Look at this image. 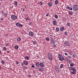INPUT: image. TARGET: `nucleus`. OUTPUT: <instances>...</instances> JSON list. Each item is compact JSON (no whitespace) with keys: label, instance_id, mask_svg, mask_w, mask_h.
Wrapping results in <instances>:
<instances>
[{"label":"nucleus","instance_id":"1","mask_svg":"<svg viewBox=\"0 0 78 78\" xmlns=\"http://www.w3.org/2000/svg\"><path fill=\"white\" fill-rule=\"evenodd\" d=\"M73 9L74 11L76 12L78 10V5H74L73 7Z\"/></svg>","mask_w":78,"mask_h":78},{"label":"nucleus","instance_id":"2","mask_svg":"<svg viewBox=\"0 0 78 78\" xmlns=\"http://www.w3.org/2000/svg\"><path fill=\"white\" fill-rule=\"evenodd\" d=\"M17 17L16 16L14 15H12L11 16V19L13 20H16L17 19Z\"/></svg>","mask_w":78,"mask_h":78},{"label":"nucleus","instance_id":"3","mask_svg":"<svg viewBox=\"0 0 78 78\" xmlns=\"http://www.w3.org/2000/svg\"><path fill=\"white\" fill-rule=\"evenodd\" d=\"M58 57L59 58V60H60V61H62L64 59V58H63V57H62V55H58Z\"/></svg>","mask_w":78,"mask_h":78},{"label":"nucleus","instance_id":"4","mask_svg":"<svg viewBox=\"0 0 78 78\" xmlns=\"http://www.w3.org/2000/svg\"><path fill=\"white\" fill-rule=\"evenodd\" d=\"M48 56L51 61L52 59V56L51 55V54L50 53H48Z\"/></svg>","mask_w":78,"mask_h":78},{"label":"nucleus","instance_id":"5","mask_svg":"<svg viewBox=\"0 0 78 78\" xmlns=\"http://www.w3.org/2000/svg\"><path fill=\"white\" fill-rule=\"evenodd\" d=\"M16 26L17 27H23V25L22 24L20 23H16Z\"/></svg>","mask_w":78,"mask_h":78},{"label":"nucleus","instance_id":"6","mask_svg":"<svg viewBox=\"0 0 78 78\" xmlns=\"http://www.w3.org/2000/svg\"><path fill=\"white\" fill-rule=\"evenodd\" d=\"M64 44L66 46H70V43L68 41H66Z\"/></svg>","mask_w":78,"mask_h":78},{"label":"nucleus","instance_id":"7","mask_svg":"<svg viewBox=\"0 0 78 78\" xmlns=\"http://www.w3.org/2000/svg\"><path fill=\"white\" fill-rule=\"evenodd\" d=\"M66 52H67V53H69L71 55H72V51L70 49H68L67 50H66Z\"/></svg>","mask_w":78,"mask_h":78},{"label":"nucleus","instance_id":"8","mask_svg":"<svg viewBox=\"0 0 78 78\" xmlns=\"http://www.w3.org/2000/svg\"><path fill=\"white\" fill-rule=\"evenodd\" d=\"M39 65L41 67H44V64L42 62H41L40 63Z\"/></svg>","mask_w":78,"mask_h":78},{"label":"nucleus","instance_id":"9","mask_svg":"<svg viewBox=\"0 0 78 78\" xmlns=\"http://www.w3.org/2000/svg\"><path fill=\"white\" fill-rule=\"evenodd\" d=\"M23 63L24 65L27 66L28 64V62L27 61H25L23 62Z\"/></svg>","mask_w":78,"mask_h":78},{"label":"nucleus","instance_id":"10","mask_svg":"<svg viewBox=\"0 0 78 78\" xmlns=\"http://www.w3.org/2000/svg\"><path fill=\"white\" fill-rule=\"evenodd\" d=\"M29 35L30 36H34L33 32H30L29 33Z\"/></svg>","mask_w":78,"mask_h":78},{"label":"nucleus","instance_id":"11","mask_svg":"<svg viewBox=\"0 0 78 78\" xmlns=\"http://www.w3.org/2000/svg\"><path fill=\"white\" fill-rule=\"evenodd\" d=\"M53 23V25H57V22L55 21H54Z\"/></svg>","mask_w":78,"mask_h":78},{"label":"nucleus","instance_id":"12","mask_svg":"<svg viewBox=\"0 0 78 78\" xmlns=\"http://www.w3.org/2000/svg\"><path fill=\"white\" fill-rule=\"evenodd\" d=\"M17 42H20L21 41V38L20 37H18L17 38Z\"/></svg>","mask_w":78,"mask_h":78},{"label":"nucleus","instance_id":"13","mask_svg":"<svg viewBox=\"0 0 78 78\" xmlns=\"http://www.w3.org/2000/svg\"><path fill=\"white\" fill-rule=\"evenodd\" d=\"M70 69L71 70H72L73 72H75V71H76V69L75 68H73L72 67Z\"/></svg>","mask_w":78,"mask_h":78},{"label":"nucleus","instance_id":"14","mask_svg":"<svg viewBox=\"0 0 78 78\" xmlns=\"http://www.w3.org/2000/svg\"><path fill=\"white\" fill-rule=\"evenodd\" d=\"M66 8L67 9H69V10H72V8L71 7H70L69 6L66 7Z\"/></svg>","mask_w":78,"mask_h":78},{"label":"nucleus","instance_id":"15","mask_svg":"<svg viewBox=\"0 0 78 78\" xmlns=\"http://www.w3.org/2000/svg\"><path fill=\"white\" fill-rule=\"evenodd\" d=\"M64 27H62L60 28V31H63V30H64Z\"/></svg>","mask_w":78,"mask_h":78},{"label":"nucleus","instance_id":"16","mask_svg":"<svg viewBox=\"0 0 78 78\" xmlns=\"http://www.w3.org/2000/svg\"><path fill=\"white\" fill-rule=\"evenodd\" d=\"M14 48L16 50H17L19 48V46L17 45H16L15 46Z\"/></svg>","mask_w":78,"mask_h":78},{"label":"nucleus","instance_id":"17","mask_svg":"<svg viewBox=\"0 0 78 78\" xmlns=\"http://www.w3.org/2000/svg\"><path fill=\"white\" fill-rule=\"evenodd\" d=\"M48 5L49 6H52V4L51 2L48 3Z\"/></svg>","mask_w":78,"mask_h":78},{"label":"nucleus","instance_id":"18","mask_svg":"<svg viewBox=\"0 0 78 78\" xmlns=\"http://www.w3.org/2000/svg\"><path fill=\"white\" fill-rule=\"evenodd\" d=\"M51 43L52 44H54L55 43V41H53V39H52L51 41Z\"/></svg>","mask_w":78,"mask_h":78},{"label":"nucleus","instance_id":"19","mask_svg":"<svg viewBox=\"0 0 78 78\" xmlns=\"http://www.w3.org/2000/svg\"><path fill=\"white\" fill-rule=\"evenodd\" d=\"M73 58H76L77 56V55L76 54H73Z\"/></svg>","mask_w":78,"mask_h":78},{"label":"nucleus","instance_id":"20","mask_svg":"<svg viewBox=\"0 0 78 78\" xmlns=\"http://www.w3.org/2000/svg\"><path fill=\"white\" fill-rule=\"evenodd\" d=\"M14 5L16 6H17V1L15 2Z\"/></svg>","mask_w":78,"mask_h":78},{"label":"nucleus","instance_id":"21","mask_svg":"<svg viewBox=\"0 0 78 78\" xmlns=\"http://www.w3.org/2000/svg\"><path fill=\"white\" fill-rule=\"evenodd\" d=\"M8 15V14H7V13H5L4 14V17H7V15Z\"/></svg>","mask_w":78,"mask_h":78},{"label":"nucleus","instance_id":"22","mask_svg":"<svg viewBox=\"0 0 78 78\" xmlns=\"http://www.w3.org/2000/svg\"><path fill=\"white\" fill-rule=\"evenodd\" d=\"M36 65L37 67H38V66H39L40 65H39V64L38 63V62H37L36 63Z\"/></svg>","mask_w":78,"mask_h":78},{"label":"nucleus","instance_id":"23","mask_svg":"<svg viewBox=\"0 0 78 78\" xmlns=\"http://www.w3.org/2000/svg\"><path fill=\"white\" fill-rule=\"evenodd\" d=\"M55 5H58V1L56 0L55 1Z\"/></svg>","mask_w":78,"mask_h":78},{"label":"nucleus","instance_id":"24","mask_svg":"<svg viewBox=\"0 0 78 78\" xmlns=\"http://www.w3.org/2000/svg\"><path fill=\"white\" fill-rule=\"evenodd\" d=\"M56 31H59V29L58 28H56Z\"/></svg>","mask_w":78,"mask_h":78},{"label":"nucleus","instance_id":"25","mask_svg":"<svg viewBox=\"0 0 78 78\" xmlns=\"http://www.w3.org/2000/svg\"><path fill=\"white\" fill-rule=\"evenodd\" d=\"M55 19H58V16L57 15H55Z\"/></svg>","mask_w":78,"mask_h":78},{"label":"nucleus","instance_id":"26","mask_svg":"<svg viewBox=\"0 0 78 78\" xmlns=\"http://www.w3.org/2000/svg\"><path fill=\"white\" fill-rule=\"evenodd\" d=\"M66 25L67 26H68V27H70V24L69 23H67Z\"/></svg>","mask_w":78,"mask_h":78},{"label":"nucleus","instance_id":"27","mask_svg":"<svg viewBox=\"0 0 78 78\" xmlns=\"http://www.w3.org/2000/svg\"><path fill=\"white\" fill-rule=\"evenodd\" d=\"M73 66H74V63H71L70 64V66H71V67H73Z\"/></svg>","mask_w":78,"mask_h":78},{"label":"nucleus","instance_id":"28","mask_svg":"<svg viewBox=\"0 0 78 78\" xmlns=\"http://www.w3.org/2000/svg\"><path fill=\"white\" fill-rule=\"evenodd\" d=\"M38 4L40 5H42V2H39Z\"/></svg>","mask_w":78,"mask_h":78},{"label":"nucleus","instance_id":"29","mask_svg":"<svg viewBox=\"0 0 78 78\" xmlns=\"http://www.w3.org/2000/svg\"><path fill=\"white\" fill-rule=\"evenodd\" d=\"M71 73L72 74H73V75L76 74L75 72V71L74 72H71Z\"/></svg>","mask_w":78,"mask_h":78},{"label":"nucleus","instance_id":"30","mask_svg":"<svg viewBox=\"0 0 78 78\" xmlns=\"http://www.w3.org/2000/svg\"><path fill=\"white\" fill-rule=\"evenodd\" d=\"M60 68H63V64H61L60 65Z\"/></svg>","mask_w":78,"mask_h":78},{"label":"nucleus","instance_id":"31","mask_svg":"<svg viewBox=\"0 0 78 78\" xmlns=\"http://www.w3.org/2000/svg\"><path fill=\"white\" fill-rule=\"evenodd\" d=\"M38 70H39V71L41 72V71H42V69H41V68H38Z\"/></svg>","mask_w":78,"mask_h":78},{"label":"nucleus","instance_id":"32","mask_svg":"<svg viewBox=\"0 0 78 78\" xmlns=\"http://www.w3.org/2000/svg\"><path fill=\"white\" fill-rule=\"evenodd\" d=\"M46 40L47 41H49V38L47 37L46 38Z\"/></svg>","mask_w":78,"mask_h":78},{"label":"nucleus","instance_id":"33","mask_svg":"<svg viewBox=\"0 0 78 78\" xmlns=\"http://www.w3.org/2000/svg\"><path fill=\"white\" fill-rule=\"evenodd\" d=\"M3 50L4 51H6V47H4L3 48Z\"/></svg>","mask_w":78,"mask_h":78},{"label":"nucleus","instance_id":"34","mask_svg":"<svg viewBox=\"0 0 78 78\" xmlns=\"http://www.w3.org/2000/svg\"><path fill=\"white\" fill-rule=\"evenodd\" d=\"M55 71L56 73H59V70L58 69H57Z\"/></svg>","mask_w":78,"mask_h":78},{"label":"nucleus","instance_id":"35","mask_svg":"<svg viewBox=\"0 0 78 78\" xmlns=\"http://www.w3.org/2000/svg\"><path fill=\"white\" fill-rule=\"evenodd\" d=\"M69 15H72V14H73L71 12H69Z\"/></svg>","mask_w":78,"mask_h":78},{"label":"nucleus","instance_id":"36","mask_svg":"<svg viewBox=\"0 0 78 78\" xmlns=\"http://www.w3.org/2000/svg\"><path fill=\"white\" fill-rule=\"evenodd\" d=\"M29 24L30 25H32L33 23H32V22H30L29 23Z\"/></svg>","mask_w":78,"mask_h":78},{"label":"nucleus","instance_id":"37","mask_svg":"<svg viewBox=\"0 0 78 78\" xmlns=\"http://www.w3.org/2000/svg\"><path fill=\"white\" fill-rule=\"evenodd\" d=\"M58 67H55V70L56 71V70H58Z\"/></svg>","mask_w":78,"mask_h":78},{"label":"nucleus","instance_id":"38","mask_svg":"<svg viewBox=\"0 0 78 78\" xmlns=\"http://www.w3.org/2000/svg\"><path fill=\"white\" fill-rule=\"evenodd\" d=\"M57 46L56 44L53 45V47H56Z\"/></svg>","mask_w":78,"mask_h":78},{"label":"nucleus","instance_id":"39","mask_svg":"<svg viewBox=\"0 0 78 78\" xmlns=\"http://www.w3.org/2000/svg\"><path fill=\"white\" fill-rule=\"evenodd\" d=\"M25 19L27 20H30V19H29L28 18H26Z\"/></svg>","mask_w":78,"mask_h":78},{"label":"nucleus","instance_id":"40","mask_svg":"<svg viewBox=\"0 0 78 78\" xmlns=\"http://www.w3.org/2000/svg\"><path fill=\"white\" fill-rule=\"evenodd\" d=\"M68 58H69V59H71L72 58V57L70 56H68Z\"/></svg>","mask_w":78,"mask_h":78},{"label":"nucleus","instance_id":"41","mask_svg":"<svg viewBox=\"0 0 78 78\" xmlns=\"http://www.w3.org/2000/svg\"><path fill=\"white\" fill-rule=\"evenodd\" d=\"M25 59H28L29 58V57L28 56H26L25 57Z\"/></svg>","mask_w":78,"mask_h":78},{"label":"nucleus","instance_id":"42","mask_svg":"<svg viewBox=\"0 0 78 78\" xmlns=\"http://www.w3.org/2000/svg\"><path fill=\"white\" fill-rule=\"evenodd\" d=\"M67 62H68V63H69L70 64V61L69 60H67Z\"/></svg>","mask_w":78,"mask_h":78},{"label":"nucleus","instance_id":"43","mask_svg":"<svg viewBox=\"0 0 78 78\" xmlns=\"http://www.w3.org/2000/svg\"><path fill=\"white\" fill-rule=\"evenodd\" d=\"M65 34L66 36H67V32H65Z\"/></svg>","mask_w":78,"mask_h":78},{"label":"nucleus","instance_id":"44","mask_svg":"<svg viewBox=\"0 0 78 78\" xmlns=\"http://www.w3.org/2000/svg\"><path fill=\"white\" fill-rule=\"evenodd\" d=\"M31 67L32 68H34V66L33 65H32V66H31Z\"/></svg>","mask_w":78,"mask_h":78},{"label":"nucleus","instance_id":"45","mask_svg":"<svg viewBox=\"0 0 78 78\" xmlns=\"http://www.w3.org/2000/svg\"><path fill=\"white\" fill-rule=\"evenodd\" d=\"M1 63H2V64H3L5 63V62H4V61H1Z\"/></svg>","mask_w":78,"mask_h":78},{"label":"nucleus","instance_id":"46","mask_svg":"<svg viewBox=\"0 0 78 78\" xmlns=\"http://www.w3.org/2000/svg\"><path fill=\"white\" fill-rule=\"evenodd\" d=\"M33 44H36V41H33Z\"/></svg>","mask_w":78,"mask_h":78},{"label":"nucleus","instance_id":"47","mask_svg":"<svg viewBox=\"0 0 78 78\" xmlns=\"http://www.w3.org/2000/svg\"><path fill=\"white\" fill-rule=\"evenodd\" d=\"M65 55H66V56L67 55V53L66 52L65 53Z\"/></svg>","mask_w":78,"mask_h":78},{"label":"nucleus","instance_id":"48","mask_svg":"<svg viewBox=\"0 0 78 78\" xmlns=\"http://www.w3.org/2000/svg\"><path fill=\"white\" fill-rule=\"evenodd\" d=\"M21 66H23V63L21 62Z\"/></svg>","mask_w":78,"mask_h":78},{"label":"nucleus","instance_id":"49","mask_svg":"<svg viewBox=\"0 0 78 78\" xmlns=\"http://www.w3.org/2000/svg\"><path fill=\"white\" fill-rule=\"evenodd\" d=\"M5 45H6V46H8V45H9L8 44H5Z\"/></svg>","mask_w":78,"mask_h":78},{"label":"nucleus","instance_id":"50","mask_svg":"<svg viewBox=\"0 0 78 78\" xmlns=\"http://www.w3.org/2000/svg\"><path fill=\"white\" fill-rule=\"evenodd\" d=\"M46 16H47V17H48V14H47L46 15Z\"/></svg>","mask_w":78,"mask_h":78},{"label":"nucleus","instance_id":"51","mask_svg":"<svg viewBox=\"0 0 78 78\" xmlns=\"http://www.w3.org/2000/svg\"><path fill=\"white\" fill-rule=\"evenodd\" d=\"M16 64H19V62H16Z\"/></svg>","mask_w":78,"mask_h":78},{"label":"nucleus","instance_id":"52","mask_svg":"<svg viewBox=\"0 0 78 78\" xmlns=\"http://www.w3.org/2000/svg\"><path fill=\"white\" fill-rule=\"evenodd\" d=\"M0 19H1V20H3V18H1Z\"/></svg>","mask_w":78,"mask_h":78},{"label":"nucleus","instance_id":"53","mask_svg":"<svg viewBox=\"0 0 78 78\" xmlns=\"http://www.w3.org/2000/svg\"><path fill=\"white\" fill-rule=\"evenodd\" d=\"M7 53H9V51H7Z\"/></svg>","mask_w":78,"mask_h":78},{"label":"nucleus","instance_id":"54","mask_svg":"<svg viewBox=\"0 0 78 78\" xmlns=\"http://www.w3.org/2000/svg\"><path fill=\"white\" fill-rule=\"evenodd\" d=\"M2 14H3V12H4L3 11H2Z\"/></svg>","mask_w":78,"mask_h":78},{"label":"nucleus","instance_id":"55","mask_svg":"<svg viewBox=\"0 0 78 78\" xmlns=\"http://www.w3.org/2000/svg\"><path fill=\"white\" fill-rule=\"evenodd\" d=\"M28 77H29V78H30V75L28 76Z\"/></svg>","mask_w":78,"mask_h":78},{"label":"nucleus","instance_id":"56","mask_svg":"<svg viewBox=\"0 0 78 78\" xmlns=\"http://www.w3.org/2000/svg\"><path fill=\"white\" fill-rule=\"evenodd\" d=\"M23 11H25V9H23Z\"/></svg>","mask_w":78,"mask_h":78},{"label":"nucleus","instance_id":"57","mask_svg":"<svg viewBox=\"0 0 78 78\" xmlns=\"http://www.w3.org/2000/svg\"><path fill=\"white\" fill-rule=\"evenodd\" d=\"M1 68H2V67L0 66V69H1Z\"/></svg>","mask_w":78,"mask_h":78},{"label":"nucleus","instance_id":"58","mask_svg":"<svg viewBox=\"0 0 78 78\" xmlns=\"http://www.w3.org/2000/svg\"><path fill=\"white\" fill-rule=\"evenodd\" d=\"M0 5H1V3H0Z\"/></svg>","mask_w":78,"mask_h":78},{"label":"nucleus","instance_id":"59","mask_svg":"<svg viewBox=\"0 0 78 78\" xmlns=\"http://www.w3.org/2000/svg\"><path fill=\"white\" fill-rule=\"evenodd\" d=\"M0 53H1V52H0Z\"/></svg>","mask_w":78,"mask_h":78}]
</instances>
